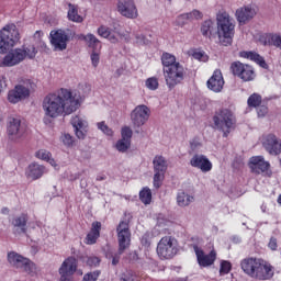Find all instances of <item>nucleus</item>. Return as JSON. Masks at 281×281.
<instances>
[{"mask_svg":"<svg viewBox=\"0 0 281 281\" xmlns=\"http://www.w3.org/2000/svg\"><path fill=\"white\" fill-rule=\"evenodd\" d=\"M136 43L137 45H148V40L143 34L136 35Z\"/></svg>","mask_w":281,"mask_h":281,"instance_id":"58","label":"nucleus"},{"mask_svg":"<svg viewBox=\"0 0 281 281\" xmlns=\"http://www.w3.org/2000/svg\"><path fill=\"white\" fill-rule=\"evenodd\" d=\"M207 89L214 93H221L223 87H225V79L223 78V72L221 70H215L212 77L206 82Z\"/></svg>","mask_w":281,"mask_h":281,"instance_id":"24","label":"nucleus"},{"mask_svg":"<svg viewBox=\"0 0 281 281\" xmlns=\"http://www.w3.org/2000/svg\"><path fill=\"white\" fill-rule=\"evenodd\" d=\"M120 254H124L131 247V228L127 222H121L116 227Z\"/></svg>","mask_w":281,"mask_h":281,"instance_id":"15","label":"nucleus"},{"mask_svg":"<svg viewBox=\"0 0 281 281\" xmlns=\"http://www.w3.org/2000/svg\"><path fill=\"white\" fill-rule=\"evenodd\" d=\"M120 281H135V277L133 276V272H125L121 274Z\"/></svg>","mask_w":281,"mask_h":281,"instance_id":"57","label":"nucleus"},{"mask_svg":"<svg viewBox=\"0 0 281 281\" xmlns=\"http://www.w3.org/2000/svg\"><path fill=\"white\" fill-rule=\"evenodd\" d=\"M214 126L217 131L224 133V137H227L232 133L234 126H236V116L229 109H222L213 116Z\"/></svg>","mask_w":281,"mask_h":281,"instance_id":"6","label":"nucleus"},{"mask_svg":"<svg viewBox=\"0 0 281 281\" xmlns=\"http://www.w3.org/2000/svg\"><path fill=\"white\" fill-rule=\"evenodd\" d=\"M133 137V130L125 126L121 130V139L115 144V148L119 153H126L131 148V139Z\"/></svg>","mask_w":281,"mask_h":281,"instance_id":"23","label":"nucleus"},{"mask_svg":"<svg viewBox=\"0 0 281 281\" xmlns=\"http://www.w3.org/2000/svg\"><path fill=\"white\" fill-rule=\"evenodd\" d=\"M1 214H10V209L9 207H3L1 210Z\"/></svg>","mask_w":281,"mask_h":281,"instance_id":"62","label":"nucleus"},{"mask_svg":"<svg viewBox=\"0 0 281 281\" xmlns=\"http://www.w3.org/2000/svg\"><path fill=\"white\" fill-rule=\"evenodd\" d=\"M110 43H119L120 40L122 38V34L115 31H111L110 35L106 37Z\"/></svg>","mask_w":281,"mask_h":281,"instance_id":"50","label":"nucleus"},{"mask_svg":"<svg viewBox=\"0 0 281 281\" xmlns=\"http://www.w3.org/2000/svg\"><path fill=\"white\" fill-rule=\"evenodd\" d=\"M7 260L10 267L18 269L19 271H23L29 276L34 277L38 273V267H36V263L16 251L8 252Z\"/></svg>","mask_w":281,"mask_h":281,"instance_id":"5","label":"nucleus"},{"mask_svg":"<svg viewBox=\"0 0 281 281\" xmlns=\"http://www.w3.org/2000/svg\"><path fill=\"white\" fill-rule=\"evenodd\" d=\"M145 87L149 91H157L159 89V78L157 77H149L145 80Z\"/></svg>","mask_w":281,"mask_h":281,"instance_id":"39","label":"nucleus"},{"mask_svg":"<svg viewBox=\"0 0 281 281\" xmlns=\"http://www.w3.org/2000/svg\"><path fill=\"white\" fill-rule=\"evenodd\" d=\"M111 29H109L108 26H104V25H102V26H100L99 29H98V34H99V36H101L102 38H109V35L111 34Z\"/></svg>","mask_w":281,"mask_h":281,"instance_id":"49","label":"nucleus"},{"mask_svg":"<svg viewBox=\"0 0 281 281\" xmlns=\"http://www.w3.org/2000/svg\"><path fill=\"white\" fill-rule=\"evenodd\" d=\"M98 278H100V271L89 272L85 274L82 281H98Z\"/></svg>","mask_w":281,"mask_h":281,"instance_id":"53","label":"nucleus"},{"mask_svg":"<svg viewBox=\"0 0 281 281\" xmlns=\"http://www.w3.org/2000/svg\"><path fill=\"white\" fill-rule=\"evenodd\" d=\"M216 23L221 45L229 47V45L234 43V34L236 30L234 18H231L229 13L222 11L216 15Z\"/></svg>","mask_w":281,"mask_h":281,"instance_id":"3","label":"nucleus"},{"mask_svg":"<svg viewBox=\"0 0 281 281\" xmlns=\"http://www.w3.org/2000/svg\"><path fill=\"white\" fill-rule=\"evenodd\" d=\"M193 249L200 267H212V265L216 262V250H211L209 255H205L203 249L199 248L196 245L193 246Z\"/></svg>","mask_w":281,"mask_h":281,"instance_id":"21","label":"nucleus"},{"mask_svg":"<svg viewBox=\"0 0 281 281\" xmlns=\"http://www.w3.org/2000/svg\"><path fill=\"white\" fill-rule=\"evenodd\" d=\"M268 43L272 47H277V49H281V33H274L270 35Z\"/></svg>","mask_w":281,"mask_h":281,"instance_id":"42","label":"nucleus"},{"mask_svg":"<svg viewBox=\"0 0 281 281\" xmlns=\"http://www.w3.org/2000/svg\"><path fill=\"white\" fill-rule=\"evenodd\" d=\"M80 41H85L88 45V47H90V49H92V52H100L102 49V44L100 43V40H98V37H95V35L89 33L87 35L81 34L79 35Z\"/></svg>","mask_w":281,"mask_h":281,"instance_id":"29","label":"nucleus"},{"mask_svg":"<svg viewBox=\"0 0 281 281\" xmlns=\"http://www.w3.org/2000/svg\"><path fill=\"white\" fill-rule=\"evenodd\" d=\"M3 85H4L3 79H1V77H0V93H1V91H3Z\"/></svg>","mask_w":281,"mask_h":281,"instance_id":"63","label":"nucleus"},{"mask_svg":"<svg viewBox=\"0 0 281 281\" xmlns=\"http://www.w3.org/2000/svg\"><path fill=\"white\" fill-rule=\"evenodd\" d=\"M232 271V262L222 260L220 265V276H227Z\"/></svg>","mask_w":281,"mask_h":281,"instance_id":"43","label":"nucleus"},{"mask_svg":"<svg viewBox=\"0 0 281 281\" xmlns=\"http://www.w3.org/2000/svg\"><path fill=\"white\" fill-rule=\"evenodd\" d=\"M120 256H122V254H120V248H119V251L117 254H115L112 258V265H119L120 263Z\"/></svg>","mask_w":281,"mask_h":281,"instance_id":"59","label":"nucleus"},{"mask_svg":"<svg viewBox=\"0 0 281 281\" xmlns=\"http://www.w3.org/2000/svg\"><path fill=\"white\" fill-rule=\"evenodd\" d=\"M99 52L100 50H92V54L90 56L92 67H98V65H100V53Z\"/></svg>","mask_w":281,"mask_h":281,"instance_id":"51","label":"nucleus"},{"mask_svg":"<svg viewBox=\"0 0 281 281\" xmlns=\"http://www.w3.org/2000/svg\"><path fill=\"white\" fill-rule=\"evenodd\" d=\"M261 144L269 155L278 156L281 154V139L276 134L263 136Z\"/></svg>","mask_w":281,"mask_h":281,"instance_id":"20","label":"nucleus"},{"mask_svg":"<svg viewBox=\"0 0 281 281\" xmlns=\"http://www.w3.org/2000/svg\"><path fill=\"white\" fill-rule=\"evenodd\" d=\"M119 12L122 16H126V19H137V7H135V2L133 0H124L119 1Z\"/></svg>","mask_w":281,"mask_h":281,"instance_id":"25","label":"nucleus"},{"mask_svg":"<svg viewBox=\"0 0 281 281\" xmlns=\"http://www.w3.org/2000/svg\"><path fill=\"white\" fill-rule=\"evenodd\" d=\"M187 19L189 20V23L192 21H199V19H203V13L199 10H193L189 13H187Z\"/></svg>","mask_w":281,"mask_h":281,"instance_id":"47","label":"nucleus"},{"mask_svg":"<svg viewBox=\"0 0 281 281\" xmlns=\"http://www.w3.org/2000/svg\"><path fill=\"white\" fill-rule=\"evenodd\" d=\"M33 82L30 79L23 80L20 85L15 86L13 90L9 91L8 100L11 104H18L21 100H26L30 95V89L33 87Z\"/></svg>","mask_w":281,"mask_h":281,"instance_id":"11","label":"nucleus"},{"mask_svg":"<svg viewBox=\"0 0 281 281\" xmlns=\"http://www.w3.org/2000/svg\"><path fill=\"white\" fill-rule=\"evenodd\" d=\"M239 78L244 80V82H250V80H254L256 78V72L254 71V68L246 64L244 66V69L241 70V74L239 75Z\"/></svg>","mask_w":281,"mask_h":281,"instance_id":"36","label":"nucleus"},{"mask_svg":"<svg viewBox=\"0 0 281 281\" xmlns=\"http://www.w3.org/2000/svg\"><path fill=\"white\" fill-rule=\"evenodd\" d=\"M256 14H258V9L255 5L247 4L235 11V19L239 25H246Z\"/></svg>","mask_w":281,"mask_h":281,"instance_id":"19","label":"nucleus"},{"mask_svg":"<svg viewBox=\"0 0 281 281\" xmlns=\"http://www.w3.org/2000/svg\"><path fill=\"white\" fill-rule=\"evenodd\" d=\"M78 269V260L75 257H68L59 268V281H71V276Z\"/></svg>","mask_w":281,"mask_h":281,"instance_id":"18","label":"nucleus"},{"mask_svg":"<svg viewBox=\"0 0 281 281\" xmlns=\"http://www.w3.org/2000/svg\"><path fill=\"white\" fill-rule=\"evenodd\" d=\"M161 63L164 65V69H168L176 65H179V63H177V58L175 57V55H171L170 53L162 54Z\"/></svg>","mask_w":281,"mask_h":281,"instance_id":"37","label":"nucleus"},{"mask_svg":"<svg viewBox=\"0 0 281 281\" xmlns=\"http://www.w3.org/2000/svg\"><path fill=\"white\" fill-rule=\"evenodd\" d=\"M267 113H269V109L266 105H258L257 108L258 117H265Z\"/></svg>","mask_w":281,"mask_h":281,"instance_id":"55","label":"nucleus"},{"mask_svg":"<svg viewBox=\"0 0 281 281\" xmlns=\"http://www.w3.org/2000/svg\"><path fill=\"white\" fill-rule=\"evenodd\" d=\"M241 270L254 280H271L276 274L273 266L263 259L246 258L240 262Z\"/></svg>","mask_w":281,"mask_h":281,"instance_id":"2","label":"nucleus"},{"mask_svg":"<svg viewBox=\"0 0 281 281\" xmlns=\"http://www.w3.org/2000/svg\"><path fill=\"white\" fill-rule=\"evenodd\" d=\"M191 203H194V195L187 193L186 191H178L177 205L179 207H188Z\"/></svg>","mask_w":281,"mask_h":281,"instance_id":"31","label":"nucleus"},{"mask_svg":"<svg viewBox=\"0 0 281 281\" xmlns=\"http://www.w3.org/2000/svg\"><path fill=\"white\" fill-rule=\"evenodd\" d=\"M215 30L216 24L214 23V20H206L202 22L200 29L202 36H205V38H212V34H214Z\"/></svg>","mask_w":281,"mask_h":281,"instance_id":"33","label":"nucleus"},{"mask_svg":"<svg viewBox=\"0 0 281 281\" xmlns=\"http://www.w3.org/2000/svg\"><path fill=\"white\" fill-rule=\"evenodd\" d=\"M177 25L180 27H183V25H188L190 23V20L187 18V13L180 14L176 20Z\"/></svg>","mask_w":281,"mask_h":281,"instance_id":"48","label":"nucleus"},{"mask_svg":"<svg viewBox=\"0 0 281 281\" xmlns=\"http://www.w3.org/2000/svg\"><path fill=\"white\" fill-rule=\"evenodd\" d=\"M193 57H194L196 60H203V53H194V54H193Z\"/></svg>","mask_w":281,"mask_h":281,"instance_id":"60","label":"nucleus"},{"mask_svg":"<svg viewBox=\"0 0 281 281\" xmlns=\"http://www.w3.org/2000/svg\"><path fill=\"white\" fill-rule=\"evenodd\" d=\"M78 178H79L78 173H75L68 177L69 181H76Z\"/></svg>","mask_w":281,"mask_h":281,"instance_id":"61","label":"nucleus"},{"mask_svg":"<svg viewBox=\"0 0 281 281\" xmlns=\"http://www.w3.org/2000/svg\"><path fill=\"white\" fill-rule=\"evenodd\" d=\"M154 187L157 189L161 188V183H164V179L166 178V173L154 171Z\"/></svg>","mask_w":281,"mask_h":281,"instance_id":"45","label":"nucleus"},{"mask_svg":"<svg viewBox=\"0 0 281 281\" xmlns=\"http://www.w3.org/2000/svg\"><path fill=\"white\" fill-rule=\"evenodd\" d=\"M43 175H47V168L43 165H40L37 162H32L26 168L27 179H32L33 181H36L37 179H41Z\"/></svg>","mask_w":281,"mask_h":281,"instance_id":"26","label":"nucleus"},{"mask_svg":"<svg viewBox=\"0 0 281 281\" xmlns=\"http://www.w3.org/2000/svg\"><path fill=\"white\" fill-rule=\"evenodd\" d=\"M201 142L198 138H193L190 140V149L192 153H196L198 150H201Z\"/></svg>","mask_w":281,"mask_h":281,"instance_id":"54","label":"nucleus"},{"mask_svg":"<svg viewBox=\"0 0 281 281\" xmlns=\"http://www.w3.org/2000/svg\"><path fill=\"white\" fill-rule=\"evenodd\" d=\"M190 166L201 170V172H210L212 170V161L203 154H195L190 159Z\"/></svg>","mask_w":281,"mask_h":281,"instance_id":"22","label":"nucleus"},{"mask_svg":"<svg viewBox=\"0 0 281 281\" xmlns=\"http://www.w3.org/2000/svg\"><path fill=\"white\" fill-rule=\"evenodd\" d=\"M148 117H150V109L144 104L137 105L131 112V122L133 128H142V126L148 122Z\"/></svg>","mask_w":281,"mask_h":281,"instance_id":"13","label":"nucleus"},{"mask_svg":"<svg viewBox=\"0 0 281 281\" xmlns=\"http://www.w3.org/2000/svg\"><path fill=\"white\" fill-rule=\"evenodd\" d=\"M60 142L66 146V148H71V146H74V136H71V134L64 133L60 136Z\"/></svg>","mask_w":281,"mask_h":281,"instance_id":"44","label":"nucleus"},{"mask_svg":"<svg viewBox=\"0 0 281 281\" xmlns=\"http://www.w3.org/2000/svg\"><path fill=\"white\" fill-rule=\"evenodd\" d=\"M67 93L70 94V100H75V110L78 111L82 102H85V98L91 93V86L88 83H80L76 90L67 89Z\"/></svg>","mask_w":281,"mask_h":281,"instance_id":"16","label":"nucleus"},{"mask_svg":"<svg viewBox=\"0 0 281 281\" xmlns=\"http://www.w3.org/2000/svg\"><path fill=\"white\" fill-rule=\"evenodd\" d=\"M100 262H101L100 257L90 256L87 259V265L89 267H100Z\"/></svg>","mask_w":281,"mask_h":281,"instance_id":"52","label":"nucleus"},{"mask_svg":"<svg viewBox=\"0 0 281 281\" xmlns=\"http://www.w3.org/2000/svg\"><path fill=\"white\" fill-rule=\"evenodd\" d=\"M240 57L252 60V63H256L259 67H262V69H267L268 67L267 61H265V57L260 56V54L256 52H243L240 53Z\"/></svg>","mask_w":281,"mask_h":281,"instance_id":"30","label":"nucleus"},{"mask_svg":"<svg viewBox=\"0 0 281 281\" xmlns=\"http://www.w3.org/2000/svg\"><path fill=\"white\" fill-rule=\"evenodd\" d=\"M7 137L12 144H21L25 139V127L21 124V119L11 116L7 121Z\"/></svg>","mask_w":281,"mask_h":281,"instance_id":"9","label":"nucleus"},{"mask_svg":"<svg viewBox=\"0 0 281 281\" xmlns=\"http://www.w3.org/2000/svg\"><path fill=\"white\" fill-rule=\"evenodd\" d=\"M246 64H243L240 61H234L231 65V71L234 76H237L240 78V75L243 74V69H245Z\"/></svg>","mask_w":281,"mask_h":281,"instance_id":"40","label":"nucleus"},{"mask_svg":"<svg viewBox=\"0 0 281 281\" xmlns=\"http://www.w3.org/2000/svg\"><path fill=\"white\" fill-rule=\"evenodd\" d=\"M36 47L34 45L24 46L23 48L11 49L0 63V67H16L21 65L25 58L36 57Z\"/></svg>","mask_w":281,"mask_h":281,"instance_id":"4","label":"nucleus"},{"mask_svg":"<svg viewBox=\"0 0 281 281\" xmlns=\"http://www.w3.org/2000/svg\"><path fill=\"white\" fill-rule=\"evenodd\" d=\"M268 247L271 251H278V238L271 237L268 243Z\"/></svg>","mask_w":281,"mask_h":281,"instance_id":"56","label":"nucleus"},{"mask_svg":"<svg viewBox=\"0 0 281 281\" xmlns=\"http://www.w3.org/2000/svg\"><path fill=\"white\" fill-rule=\"evenodd\" d=\"M164 76L168 89H175L177 85L183 80L186 76V70L181 64H176L170 68H164Z\"/></svg>","mask_w":281,"mask_h":281,"instance_id":"10","label":"nucleus"},{"mask_svg":"<svg viewBox=\"0 0 281 281\" xmlns=\"http://www.w3.org/2000/svg\"><path fill=\"white\" fill-rule=\"evenodd\" d=\"M19 41H21V34H19L16 25L7 24L0 30V54H5V52L12 49Z\"/></svg>","mask_w":281,"mask_h":281,"instance_id":"7","label":"nucleus"},{"mask_svg":"<svg viewBox=\"0 0 281 281\" xmlns=\"http://www.w3.org/2000/svg\"><path fill=\"white\" fill-rule=\"evenodd\" d=\"M35 157L37 159H41L42 161H47L53 168H58V165L56 164V160L52 158V153H49L46 149H40L35 153Z\"/></svg>","mask_w":281,"mask_h":281,"instance_id":"34","label":"nucleus"},{"mask_svg":"<svg viewBox=\"0 0 281 281\" xmlns=\"http://www.w3.org/2000/svg\"><path fill=\"white\" fill-rule=\"evenodd\" d=\"M156 251L160 260L175 258L176 254L179 251V248H177V239L172 236L162 237L157 245Z\"/></svg>","mask_w":281,"mask_h":281,"instance_id":"8","label":"nucleus"},{"mask_svg":"<svg viewBox=\"0 0 281 281\" xmlns=\"http://www.w3.org/2000/svg\"><path fill=\"white\" fill-rule=\"evenodd\" d=\"M68 19L74 23H82V15L78 14V7L75 4H68Z\"/></svg>","mask_w":281,"mask_h":281,"instance_id":"35","label":"nucleus"},{"mask_svg":"<svg viewBox=\"0 0 281 281\" xmlns=\"http://www.w3.org/2000/svg\"><path fill=\"white\" fill-rule=\"evenodd\" d=\"M42 109L45 117L49 120H56L63 117V115H71L77 111L75 99L71 100V94L65 88L47 94L42 102Z\"/></svg>","mask_w":281,"mask_h":281,"instance_id":"1","label":"nucleus"},{"mask_svg":"<svg viewBox=\"0 0 281 281\" xmlns=\"http://www.w3.org/2000/svg\"><path fill=\"white\" fill-rule=\"evenodd\" d=\"M154 172L166 173L168 170V160L161 155H157L153 159Z\"/></svg>","mask_w":281,"mask_h":281,"instance_id":"32","label":"nucleus"},{"mask_svg":"<svg viewBox=\"0 0 281 281\" xmlns=\"http://www.w3.org/2000/svg\"><path fill=\"white\" fill-rule=\"evenodd\" d=\"M97 126H98L99 131H102L104 133V135H108V137H113V130H111V127H109V125H106V123L99 122V123H97Z\"/></svg>","mask_w":281,"mask_h":281,"instance_id":"46","label":"nucleus"},{"mask_svg":"<svg viewBox=\"0 0 281 281\" xmlns=\"http://www.w3.org/2000/svg\"><path fill=\"white\" fill-rule=\"evenodd\" d=\"M70 124L77 139H86L89 133V121L85 114H75L70 119Z\"/></svg>","mask_w":281,"mask_h":281,"instance_id":"12","label":"nucleus"},{"mask_svg":"<svg viewBox=\"0 0 281 281\" xmlns=\"http://www.w3.org/2000/svg\"><path fill=\"white\" fill-rule=\"evenodd\" d=\"M278 203H279V205H281V194L278 198Z\"/></svg>","mask_w":281,"mask_h":281,"instance_id":"64","label":"nucleus"},{"mask_svg":"<svg viewBox=\"0 0 281 281\" xmlns=\"http://www.w3.org/2000/svg\"><path fill=\"white\" fill-rule=\"evenodd\" d=\"M100 229H102V223L93 222L91 231L86 236V245H95V243H98V239L100 238Z\"/></svg>","mask_w":281,"mask_h":281,"instance_id":"28","label":"nucleus"},{"mask_svg":"<svg viewBox=\"0 0 281 281\" xmlns=\"http://www.w3.org/2000/svg\"><path fill=\"white\" fill-rule=\"evenodd\" d=\"M69 43V34L64 30H57L50 32V44L55 52H65L67 44Z\"/></svg>","mask_w":281,"mask_h":281,"instance_id":"17","label":"nucleus"},{"mask_svg":"<svg viewBox=\"0 0 281 281\" xmlns=\"http://www.w3.org/2000/svg\"><path fill=\"white\" fill-rule=\"evenodd\" d=\"M10 223L19 234H25V232H27V214L22 213L20 215H15L10 220Z\"/></svg>","mask_w":281,"mask_h":281,"instance_id":"27","label":"nucleus"},{"mask_svg":"<svg viewBox=\"0 0 281 281\" xmlns=\"http://www.w3.org/2000/svg\"><path fill=\"white\" fill-rule=\"evenodd\" d=\"M139 199L142 201V203H144L145 205H150V201H153V192L150 191V189L144 188L139 192Z\"/></svg>","mask_w":281,"mask_h":281,"instance_id":"38","label":"nucleus"},{"mask_svg":"<svg viewBox=\"0 0 281 281\" xmlns=\"http://www.w3.org/2000/svg\"><path fill=\"white\" fill-rule=\"evenodd\" d=\"M262 103V97L258 93H254L248 98V106H252L254 109L260 106Z\"/></svg>","mask_w":281,"mask_h":281,"instance_id":"41","label":"nucleus"},{"mask_svg":"<svg viewBox=\"0 0 281 281\" xmlns=\"http://www.w3.org/2000/svg\"><path fill=\"white\" fill-rule=\"evenodd\" d=\"M249 168L255 175H263L265 177H271V165L265 160L262 156H252L249 160Z\"/></svg>","mask_w":281,"mask_h":281,"instance_id":"14","label":"nucleus"}]
</instances>
